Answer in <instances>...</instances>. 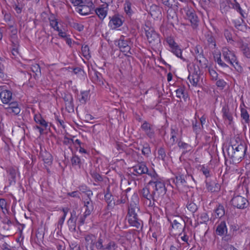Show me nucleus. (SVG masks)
Masks as SVG:
<instances>
[{"mask_svg":"<svg viewBox=\"0 0 250 250\" xmlns=\"http://www.w3.org/2000/svg\"><path fill=\"white\" fill-rule=\"evenodd\" d=\"M247 149V147L245 144L231 145L227 148L228 155L233 163H238L244 157Z\"/></svg>","mask_w":250,"mask_h":250,"instance_id":"f257e3e1","label":"nucleus"},{"mask_svg":"<svg viewBox=\"0 0 250 250\" xmlns=\"http://www.w3.org/2000/svg\"><path fill=\"white\" fill-rule=\"evenodd\" d=\"M155 182L156 183L155 185L152 186V191L144 198L145 200H154L161 204L167 190L165 185L161 182Z\"/></svg>","mask_w":250,"mask_h":250,"instance_id":"f03ea898","label":"nucleus"},{"mask_svg":"<svg viewBox=\"0 0 250 250\" xmlns=\"http://www.w3.org/2000/svg\"><path fill=\"white\" fill-rule=\"evenodd\" d=\"M222 56L226 62L233 66L239 73L243 72V67L239 64L234 52L227 47H224L222 50Z\"/></svg>","mask_w":250,"mask_h":250,"instance_id":"7ed1b4c3","label":"nucleus"},{"mask_svg":"<svg viewBox=\"0 0 250 250\" xmlns=\"http://www.w3.org/2000/svg\"><path fill=\"white\" fill-rule=\"evenodd\" d=\"M172 229L176 233L184 232L186 228V222L183 217L180 216L171 215L167 217Z\"/></svg>","mask_w":250,"mask_h":250,"instance_id":"20e7f679","label":"nucleus"},{"mask_svg":"<svg viewBox=\"0 0 250 250\" xmlns=\"http://www.w3.org/2000/svg\"><path fill=\"white\" fill-rule=\"evenodd\" d=\"M146 34L149 43L153 47L157 48L161 45L159 35L153 29L149 28L146 30Z\"/></svg>","mask_w":250,"mask_h":250,"instance_id":"39448f33","label":"nucleus"},{"mask_svg":"<svg viewBox=\"0 0 250 250\" xmlns=\"http://www.w3.org/2000/svg\"><path fill=\"white\" fill-rule=\"evenodd\" d=\"M183 10L186 13V19L189 20L193 28H196L198 25V18L195 10L191 7L187 6Z\"/></svg>","mask_w":250,"mask_h":250,"instance_id":"423d86ee","label":"nucleus"},{"mask_svg":"<svg viewBox=\"0 0 250 250\" xmlns=\"http://www.w3.org/2000/svg\"><path fill=\"white\" fill-rule=\"evenodd\" d=\"M108 26L112 30L116 29L121 26L125 21L123 16L119 14H116L109 17Z\"/></svg>","mask_w":250,"mask_h":250,"instance_id":"0eeeda50","label":"nucleus"},{"mask_svg":"<svg viewBox=\"0 0 250 250\" xmlns=\"http://www.w3.org/2000/svg\"><path fill=\"white\" fill-rule=\"evenodd\" d=\"M248 200L246 198L240 195L234 196L231 200V205L239 209H244L248 206Z\"/></svg>","mask_w":250,"mask_h":250,"instance_id":"6e6552de","label":"nucleus"},{"mask_svg":"<svg viewBox=\"0 0 250 250\" xmlns=\"http://www.w3.org/2000/svg\"><path fill=\"white\" fill-rule=\"evenodd\" d=\"M116 42H118V46L120 49L121 51L123 52H125L126 54L125 55L127 57H131L129 54H132L130 50V47L128 45V41L126 40H125V37L121 36L118 41H116Z\"/></svg>","mask_w":250,"mask_h":250,"instance_id":"1a4fd4ad","label":"nucleus"},{"mask_svg":"<svg viewBox=\"0 0 250 250\" xmlns=\"http://www.w3.org/2000/svg\"><path fill=\"white\" fill-rule=\"evenodd\" d=\"M200 71L199 66L194 67L193 71L190 73L188 76V79L193 86H197L199 82Z\"/></svg>","mask_w":250,"mask_h":250,"instance_id":"9d476101","label":"nucleus"},{"mask_svg":"<svg viewBox=\"0 0 250 250\" xmlns=\"http://www.w3.org/2000/svg\"><path fill=\"white\" fill-rule=\"evenodd\" d=\"M170 136L169 139L167 140V144L171 146L178 143L179 141V130L176 126H171Z\"/></svg>","mask_w":250,"mask_h":250,"instance_id":"9b49d317","label":"nucleus"},{"mask_svg":"<svg viewBox=\"0 0 250 250\" xmlns=\"http://www.w3.org/2000/svg\"><path fill=\"white\" fill-rule=\"evenodd\" d=\"M70 217L67 221V225L69 228V230L71 232H75L76 231V221L78 218L76 210L74 209L72 210L70 212Z\"/></svg>","mask_w":250,"mask_h":250,"instance_id":"f8f14e48","label":"nucleus"},{"mask_svg":"<svg viewBox=\"0 0 250 250\" xmlns=\"http://www.w3.org/2000/svg\"><path fill=\"white\" fill-rule=\"evenodd\" d=\"M206 188L208 191L218 192L220 189V185L215 180L207 179L205 181Z\"/></svg>","mask_w":250,"mask_h":250,"instance_id":"ddd939ff","label":"nucleus"},{"mask_svg":"<svg viewBox=\"0 0 250 250\" xmlns=\"http://www.w3.org/2000/svg\"><path fill=\"white\" fill-rule=\"evenodd\" d=\"M141 128L145 132L146 134L150 138L154 137L155 130L153 125L146 121H145L141 125Z\"/></svg>","mask_w":250,"mask_h":250,"instance_id":"4468645a","label":"nucleus"},{"mask_svg":"<svg viewBox=\"0 0 250 250\" xmlns=\"http://www.w3.org/2000/svg\"><path fill=\"white\" fill-rule=\"evenodd\" d=\"M104 200L107 204L106 208L107 210H112L116 204V202L113 201V197L109 192V189L107 188L104 194Z\"/></svg>","mask_w":250,"mask_h":250,"instance_id":"2eb2a0df","label":"nucleus"},{"mask_svg":"<svg viewBox=\"0 0 250 250\" xmlns=\"http://www.w3.org/2000/svg\"><path fill=\"white\" fill-rule=\"evenodd\" d=\"M129 224L136 229L141 228L143 225V221L139 216H126Z\"/></svg>","mask_w":250,"mask_h":250,"instance_id":"dca6fc26","label":"nucleus"},{"mask_svg":"<svg viewBox=\"0 0 250 250\" xmlns=\"http://www.w3.org/2000/svg\"><path fill=\"white\" fill-rule=\"evenodd\" d=\"M140 208L135 203H130L127 208L126 216H139Z\"/></svg>","mask_w":250,"mask_h":250,"instance_id":"f3484780","label":"nucleus"},{"mask_svg":"<svg viewBox=\"0 0 250 250\" xmlns=\"http://www.w3.org/2000/svg\"><path fill=\"white\" fill-rule=\"evenodd\" d=\"M146 174L150 176L152 178V179L148 183V186H154L156 183L155 182H157V183L161 182L164 185H165L164 181L159 177L158 174L155 171L153 170L151 172H149L148 170V172L146 173Z\"/></svg>","mask_w":250,"mask_h":250,"instance_id":"a211bd4d","label":"nucleus"},{"mask_svg":"<svg viewBox=\"0 0 250 250\" xmlns=\"http://www.w3.org/2000/svg\"><path fill=\"white\" fill-rule=\"evenodd\" d=\"M223 118L225 120L229 121V125H231L233 122L232 113L230 111L228 105H224L222 109Z\"/></svg>","mask_w":250,"mask_h":250,"instance_id":"6ab92c4d","label":"nucleus"},{"mask_svg":"<svg viewBox=\"0 0 250 250\" xmlns=\"http://www.w3.org/2000/svg\"><path fill=\"white\" fill-rule=\"evenodd\" d=\"M190 178L194 180L192 175H184V174L179 173L175 176V178L173 180V182L176 184V185H183L186 183V180Z\"/></svg>","mask_w":250,"mask_h":250,"instance_id":"aec40b11","label":"nucleus"},{"mask_svg":"<svg viewBox=\"0 0 250 250\" xmlns=\"http://www.w3.org/2000/svg\"><path fill=\"white\" fill-rule=\"evenodd\" d=\"M0 98L2 103L8 104L12 100V93L10 90H3L0 92Z\"/></svg>","mask_w":250,"mask_h":250,"instance_id":"412c9836","label":"nucleus"},{"mask_svg":"<svg viewBox=\"0 0 250 250\" xmlns=\"http://www.w3.org/2000/svg\"><path fill=\"white\" fill-rule=\"evenodd\" d=\"M83 206L85 208V211L91 214L94 210V203L91 199V197H87L83 201Z\"/></svg>","mask_w":250,"mask_h":250,"instance_id":"4be33fe9","label":"nucleus"},{"mask_svg":"<svg viewBox=\"0 0 250 250\" xmlns=\"http://www.w3.org/2000/svg\"><path fill=\"white\" fill-rule=\"evenodd\" d=\"M134 171L136 172L139 175L146 174L148 172V168L146 164L143 163H139L133 167Z\"/></svg>","mask_w":250,"mask_h":250,"instance_id":"5701e85b","label":"nucleus"},{"mask_svg":"<svg viewBox=\"0 0 250 250\" xmlns=\"http://www.w3.org/2000/svg\"><path fill=\"white\" fill-rule=\"evenodd\" d=\"M93 5H78L76 8V11L82 15H87L91 13V8Z\"/></svg>","mask_w":250,"mask_h":250,"instance_id":"b1692460","label":"nucleus"},{"mask_svg":"<svg viewBox=\"0 0 250 250\" xmlns=\"http://www.w3.org/2000/svg\"><path fill=\"white\" fill-rule=\"evenodd\" d=\"M108 7L104 5H102L100 7L97 8L95 10V13L101 20H104L106 17L107 13Z\"/></svg>","mask_w":250,"mask_h":250,"instance_id":"393cba45","label":"nucleus"},{"mask_svg":"<svg viewBox=\"0 0 250 250\" xmlns=\"http://www.w3.org/2000/svg\"><path fill=\"white\" fill-rule=\"evenodd\" d=\"M216 233L217 235L222 236L227 233V228L226 222L223 221L217 226Z\"/></svg>","mask_w":250,"mask_h":250,"instance_id":"a878e982","label":"nucleus"},{"mask_svg":"<svg viewBox=\"0 0 250 250\" xmlns=\"http://www.w3.org/2000/svg\"><path fill=\"white\" fill-rule=\"evenodd\" d=\"M195 58L199 62L200 67L202 68H205L207 67L208 61L206 58L205 57L204 52H203V54H201V55H199Z\"/></svg>","mask_w":250,"mask_h":250,"instance_id":"bb28decb","label":"nucleus"},{"mask_svg":"<svg viewBox=\"0 0 250 250\" xmlns=\"http://www.w3.org/2000/svg\"><path fill=\"white\" fill-rule=\"evenodd\" d=\"M34 119L35 122L39 124L42 127L44 128H46L48 126V123L45 121V120L42 117L41 114H36L34 115Z\"/></svg>","mask_w":250,"mask_h":250,"instance_id":"cd10ccee","label":"nucleus"},{"mask_svg":"<svg viewBox=\"0 0 250 250\" xmlns=\"http://www.w3.org/2000/svg\"><path fill=\"white\" fill-rule=\"evenodd\" d=\"M31 69L32 71L35 73L34 76L35 79H38L41 76V71L40 65L35 63L34 64L32 65L31 67Z\"/></svg>","mask_w":250,"mask_h":250,"instance_id":"c85d7f7f","label":"nucleus"},{"mask_svg":"<svg viewBox=\"0 0 250 250\" xmlns=\"http://www.w3.org/2000/svg\"><path fill=\"white\" fill-rule=\"evenodd\" d=\"M170 51L178 58L181 59L184 61H186V59L182 57V50L178 44L174 46V47H171L170 48Z\"/></svg>","mask_w":250,"mask_h":250,"instance_id":"c756f323","label":"nucleus"},{"mask_svg":"<svg viewBox=\"0 0 250 250\" xmlns=\"http://www.w3.org/2000/svg\"><path fill=\"white\" fill-rule=\"evenodd\" d=\"M89 91H81L79 98V102L82 104H85L89 99Z\"/></svg>","mask_w":250,"mask_h":250,"instance_id":"7c9ffc66","label":"nucleus"},{"mask_svg":"<svg viewBox=\"0 0 250 250\" xmlns=\"http://www.w3.org/2000/svg\"><path fill=\"white\" fill-rule=\"evenodd\" d=\"M78 188L80 191L84 193L87 197H91L93 195L92 191L85 185L80 186Z\"/></svg>","mask_w":250,"mask_h":250,"instance_id":"2f4dec72","label":"nucleus"},{"mask_svg":"<svg viewBox=\"0 0 250 250\" xmlns=\"http://www.w3.org/2000/svg\"><path fill=\"white\" fill-rule=\"evenodd\" d=\"M241 50L243 55L247 58H250V49L247 43H243L241 47Z\"/></svg>","mask_w":250,"mask_h":250,"instance_id":"473e14b6","label":"nucleus"},{"mask_svg":"<svg viewBox=\"0 0 250 250\" xmlns=\"http://www.w3.org/2000/svg\"><path fill=\"white\" fill-rule=\"evenodd\" d=\"M142 153L145 156L148 157L151 153V150L149 145L146 143L143 145V148L141 150Z\"/></svg>","mask_w":250,"mask_h":250,"instance_id":"72a5a7b5","label":"nucleus"},{"mask_svg":"<svg viewBox=\"0 0 250 250\" xmlns=\"http://www.w3.org/2000/svg\"><path fill=\"white\" fill-rule=\"evenodd\" d=\"M198 220H199L198 224H207V222L209 220V217L208 213L206 212L201 213L199 218H198Z\"/></svg>","mask_w":250,"mask_h":250,"instance_id":"f704fd0d","label":"nucleus"},{"mask_svg":"<svg viewBox=\"0 0 250 250\" xmlns=\"http://www.w3.org/2000/svg\"><path fill=\"white\" fill-rule=\"evenodd\" d=\"M104 239L100 237L97 241L95 242V247L97 250H104L105 245L104 244Z\"/></svg>","mask_w":250,"mask_h":250,"instance_id":"c9c22d12","label":"nucleus"},{"mask_svg":"<svg viewBox=\"0 0 250 250\" xmlns=\"http://www.w3.org/2000/svg\"><path fill=\"white\" fill-rule=\"evenodd\" d=\"M216 217L221 218L225 215V208L223 205H219L215 210Z\"/></svg>","mask_w":250,"mask_h":250,"instance_id":"e433bc0d","label":"nucleus"},{"mask_svg":"<svg viewBox=\"0 0 250 250\" xmlns=\"http://www.w3.org/2000/svg\"><path fill=\"white\" fill-rule=\"evenodd\" d=\"M177 144L178 146L180 148L186 150V152L189 151L191 149V146L187 143L182 142L181 138L179 139Z\"/></svg>","mask_w":250,"mask_h":250,"instance_id":"4c0bfd02","label":"nucleus"},{"mask_svg":"<svg viewBox=\"0 0 250 250\" xmlns=\"http://www.w3.org/2000/svg\"><path fill=\"white\" fill-rule=\"evenodd\" d=\"M131 3L128 0H125L124 4V9L125 13L130 16L133 13V11L131 9Z\"/></svg>","mask_w":250,"mask_h":250,"instance_id":"58836bf2","label":"nucleus"},{"mask_svg":"<svg viewBox=\"0 0 250 250\" xmlns=\"http://www.w3.org/2000/svg\"><path fill=\"white\" fill-rule=\"evenodd\" d=\"M206 39L209 45L211 44L213 45L214 47H215L216 43L215 39L213 37L211 33H207L205 35Z\"/></svg>","mask_w":250,"mask_h":250,"instance_id":"ea45409f","label":"nucleus"},{"mask_svg":"<svg viewBox=\"0 0 250 250\" xmlns=\"http://www.w3.org/2000/svg\"><path fill=\"white\" fill-rule=\"evenodd\" d=\"M214 60L217 63L223 68H229V66L225 62H224L221 58V53L216 56H214Z\"/></svg>","mask_w":250,"mask_h":250,"instance_id":"a19ab883","label":"nucleus"},{"mask_svg":"<svg viewBox=\"0 0 250 250\" xmlns=\"http://www.w3.org/2000/svg\"><path fill=\"white\" fill-rule=\"evenodd\" d=\"M69 25L71 26L74 28L75 29L78 30V31H82L83 30L84 26L83 24H80L75 22H74L73 21H68Z\"/></svg>","mask_w":250,"mask_h":250,"instance_id":"79ce46f5","label":"nucleus"},{"mask_svg":"<svg viewBox=\"0 0 250 250\" xmlns=\"http://www.w3.org/2000/svg\"><path fill=\"white\" fill-rule=\"evenodd\" d=\"M117 247V245L114 241H109L105 245L104 250H115Z\"/></svg>","mask_w":250,"mask_h":250,"instance_id":"37998d69","label":"nucleus"},{"mask_svg":"<svg viewBox=\"0 0 250 250\" xmlns=\"http://www.w3.org/2000/svg\"><path fill=\"white\" fill-rule=\"evenodd\" d=\"M234 1L235 3L232 4L233 8L239 12L243 18H245V12L242 9L239 3H238L236 0H234Z\"/></svg>","mask_w":250,"mask_h":250,"instance_id":"c03bdc74","label":"nucleus"},{"mask_svg":"<svg viewBox=\"0 0 250 250\" xmlns=\"http://www.w3.org/2000/svg\"><path fill=\"white\" fill-rule=\"evenodd\" d=\"M241 117L245 121L246 123H249L250 121L249 114L247 110L245 108H241Z\"/></svg>","mask_w":250,"mask_h":250,"instance_id":"a18cd8bd","label":"nucleus"},{"mask_svg":"<svg viewBox=\"0 0 250 250\" xmlns=\"http://www.w3.org/2000/svg\"><path fill=\"white\" fill-rule=\"evenodd\" d=\"M49 21L50 22V26L55 30V28L58 26V22L57 20L55 19V16L53 14H52L49 18Z\"/></svg>","mask_w":250,"mask_h":250,"instance_id":"49530a36","label":"nucleus"},{"mask_svg":"<svg viewBox=\"0 0 250 250\" xmlns=\"http://www.w3.org/2000/svg\"><path fill=\"white\" fill-rule=\"evenodd\" d=\"M7 172L9 174V180L15 181L17 174L16 170L13 167H10L8 169Z\"/></svg>","mask_w":250,"mask_h":250,"instance_id":"de8ad7c7","label":"nucleus"},{"mask_svg":"<svg viewBox=\"0 0 250 250\" xmlns=\"http://www.w3.org/2000/svg\"><path fill=\"white\" fill-rule=\"evenodd\" d=\"M187 208L188 210L193 213L195 212L198 209L197 206L193 202H188L187 205Z\"/></svg>","mask_w":250,"mask_h":250,"instance_id":"09e8293b","label":"nucleus"},{"mask_svg":"<svg viewBox=\"0 0 250 250\" xmlns=\"http://www.w3.org/2000/svg\"><path fill=\"white\" fill-rule=\"evenodd\" d=\"M71 161L73 166H78L79 167H80L81 159L77 155H73L71 159Z\"/></svg>","mask_w":250,"mask_h":250,"instance_id":"8fccbe9b","label":"nucleus"},{"mask_svg":"<svg viewBox=\"0 0 250 250\" xmlns=\"http://www.w3.org/2000/svg\"><path fill=\"white\" fill-rule=\"evenodd\" d=\"M9 28L11 29V38L12 40H16L17 38V28L14 27L13 25H11L9 26Z\"/></svg>","mask_w":250,"mask_h":250,"instance_id":"3c124183","label":"nucleus"},{"mask_svg":"<svg viewBox=\"0 0 250 250\" xmlns=\"http://www.w3.org/2000/svg\"><path fill=\"white\" fill-rule=\"evenodd\" d=\"M52 156L51 154L45 151V155L42 156V160L44 161V162L47 164L50 165L52 163Z\"/></svg>","mask_w":250,"mask_h":250,"instance_id":"603ef678","label":"nucleus"},{"mask_svg":"<svg viewBox=\"0 0 250 250\" xmlns=\"http://www.w3.org/2000/svg\"><path fill=\"white\" fill-rule=\"evenodd\" d=\"M90 213H87L84 211L83 215H81L78 218V224L79 226L83 225L85 223L86 218L90 215Z\"/></svg>","mask_w":250,"mask_h":250,"instance_id":"864d4df0","label":"nucleus"},{"mask_svg":"<svg viewBox=\"0 0 250 250\" xmlns=\"http://www.w3.org/2000/svg\"><path fill=\"white\" fill-rule=\"evenodd\" d=\"M90 174L96 182H101L103 180L102 176L96 171H91Z\"/></svg>","mask_w":250,"mask_h":250,"instance_id":"5fc2aeb1","label":"nucleus"},{"mask_svg":"<svg viewBox=\"0 0 250 250\" xmlns=\"http://www.w3.org/2000/svg\"><path fill=\"white\" fill-rule=\"evenodd\" d=\"M148 186L147 185V186H146V187L143 188L140 190V194L142 197L144 198L145 196H146V195H147L148 194H149L150 193V189Z\"/></svg>","mask_w":250,"mask_h":250,"instance_id":"6e6d98bb","label":"nucleus"},{"mask_svg":"<svg viewBox=\"0 0 250 250\" xmlns=\"http://www.w3.org/2000/svg\"><path fill=\"white\" fill-rule=\"evenodd\" d=\"M127 199L128 196L127 195V194H125V193H123V192H122L121 199L117 200L116 204L119 205L120 204H125V203Z\"/></svg>","mask_w":250,"mask_h":250,"instance_id":"4d7b16f0","label":"nucleus"},{"mask_svg":"<svg viewBox=\"0 0 250 250\" xmlns=\"http://www.w3.org/2000/svg\"><path fill=\"white\" fill-rule=\"evenodd\" d=\"M81 50L84 57L90 56L89 48L87 45H82Z\"/></svg>","mask_w":250,"mask_h":250,"instance_id":"13d9d810","label":"nucleus"},{"mask_svg":"<svg viewBox=\"0 0 250 250\" xmlns=\"http://www.w3.org/2000/svg\"><path fill=\"white\" fill-rule=\"evenodd\" d=\"M203 52H204L203 49L200 45H196L194 48L193 54L195 57L201 55V54H203Z\"/></svg>","mask_w":250,"mask_h":250,"instance_id":"bf43d9fd","label":"nucleus"},{"mask_svg":"<svg viewBox=\"0 0 250 250\" xmlns=\"http://www.w3.org/2000/svg\"><path fill=\"white\" fill-rule=\"evenodd\" d=\"M177 97L181 99L182 96L185 92V87L184 86H180L175 91Z\"/></svg>","mask_w":250,"mask_h":250,"instance_id":"052dcab7","label":"nucleus"},{"mask_svg":"<svg viewBox=\"0 0 250 250\" xmlns=\"http://www.w3.org/2000/svg\"><path fill=\"white\" fill-rule=\"evenodd\" d=\"M158 153L159 158L164 161L166 156L165 149L163 147H160L158 150Z\"/></svg>","mask_w":250,"mask_h":250,"instance_id":"680f3d73","label":"nucleus"},{"mask_svg":"<svg viewBox=\"0 0 250 250\" xmlns=\"http://www.w3.org/2000/svg\"><path fill=\"white\" fill-rule=\"evenodd\" d=\"M73 143L74 140L72 139H70L66 136H64L63 141V144L64 145L68 146L69 147H70Z\"/></svg>","mask_w":250,"mask_h":250,"instance_id":"e2e57ef3","label":"nucleus"},{"mask_svg":"<svg viewBox=\"0 0 250 250\" xmlns=\"http://www.w3.org/2000/svg\"><path fill=\"white\" fill-rule=\"evenodd\" d=\"M65 104V109L68 112L74 111V104L73 101L71 102H68Z\"/></svg>","mask_w":250,"mask_h":250,"instance_id":"0e129e2a","label":"nucleus"},{"mask_svg":"<svg viewBox=\"0 0 250 250\" xmlns=\"http://www.w3.org/2000/svg\"><path fill=\"white\" fill-rule=\"evenodd\" d=\"M65 103L73 101L72 95L70 93H65L63 97Z\"/></svg>","mask_w":250,"mask_h":250,"instance_id":"69168bd1","label":"nucleus"},{"mask_svg":"<svg viewBox=\"0 0 250 250\" xmlns=\"http://www.w3.org/2000/svg\"><path fill=\"white\" fill-rule=\"evenodd\" d=\"M162 1L164 5L169 8H173V3L174 2V0H162Z\"/></svg>","mask_w":250,"mask_h":250,"instance_id":"338daca9","label":"nucleus"},{"mask_svg":"<svg viewBox=\"0 0 250 250\" xmlns=\"http://www.w3.org/2000/svg\"><path fill=\"white\" fill-rule=\"evenodd\" d=\"M201 171H202L203 174L206 176L207 178L209 177L211 175L210 171L204 166L202 167L201 169Z\"/></svg>","mask_w":250,"mask_h":250,"instance_id":"774afa93","label":"nucleus"}]
</instances>
